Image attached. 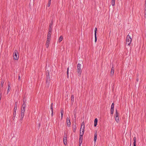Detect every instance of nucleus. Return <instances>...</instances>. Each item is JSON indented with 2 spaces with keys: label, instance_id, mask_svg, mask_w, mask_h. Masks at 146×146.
Segmentation results:
<instances>
[{
  "label": "nucleus",
  "instance_id": "f257e3e1",
  "mask_svg": "<svg viewBox=\"0 0 146 146\" xmlns=\"http://www.w3.org/2000/svg\"><path fill=\"white\" fill-rule=\"evenodd\" d=\"M26 107V104L25 102H24L22 105L21 111V120L23 119Z\"/></svg>",
  "mask_w": 146,
  "mask_h": 146
},
{
  "label": "nucleus",
  "instance_id": "f03ea898",
  "mask_svg": "<svg viewBox=\"0 0 146 146\" xmlns=\"http://www.w3.org/2000/svg\"><path fill=\"white\" fill-rule=\"evenodd\" d=\"M85 124L84 122H83L81 125L80 131V136L81 137L83 135L84 131Z\"/></svg>",
  "mask_w": 146,
  "mask_h": 146
},
{
  "label": "nucleus",
  "instance_id": "7ed1b4c3",
  "mask_svg": "<svg viewBox=\"0 0 146 146\" xmlns=\"http://www.w3.org/2000/svg\"><path fill=\"white\" fill-rule=\"evenodd\" d=\"M13 59L15 60H18L19 58V53L17 51L15 50L13 54Z\"/></svg>",
  "mask_w": 146,
  "mask_h": 146
},
{
  "label": "nucleus",
  "instance_id": "20e7f679",
  "mask_svg": "<svg viewBox=\"0 0 146 146\" xmlns=\"http://www.w3.org/2000/svg\"><path fill=\"white\" fill-rule=\"evenodd\" d=\"M132 41V39L131 37L128 34L127 36L126 39V44L128 46H129Z\"/></svg>",
  "mask_w": 146,
  "mask_h": 146
},
{
  "label": "nucleus",
  "instance_id": "39448f33",
  "mask_svg": "<svg viewBox=\"0 0 146 146\" xmlns=\"http://www.w3.org/2000/svg\"><path fill=\"white\" fill-rule=\"evenodd\" d=\"M115 118V121L118 123L119 121V113L117 110H116Z\"/></svg>",
  "mask_w": 146,
  "mask_h": 146
},
{
  "label": "nucleus",
  "instance_id": "423d86ee",
  "mask_svg": "<svg viewBox=\"0 0 146 146\" xmlns=\"http://www.w3.org/2000/svg\"><path fill=\"white\" fill-rule=\"evenodd\" d=\"M81 65L80 64H78L77 66V72L80 75L82 73V70L81 68Z\"/></svg>",
  "mask_w": 146,
  "mask_h": 146
},
{
  "label": "nucleus",
  "instance_id": "0eeeda50",
  "mask_svg": "<svg viewBox=\"0 0 146 146\" xmlns=\"http://www.w3.org/2000/svg\"><path fill=\"white\" fill-rule=\"evenodd\" d=\"M66 123L67 125L70 127L71 125V122L69 117H67L66 119Z\"/></svg>",
  "mask_w": 146,
  "mask_h": 146
},
{
  "label": "nucleus",
  "instance_id": "6e6552de",
  "mask_svg": "<svg viewBox=\"0 0 146 146\" xmlns=\"http://www.w3.org/2000/svg\"><path fill=\"white\" fill-rule=\"evenodd\" d=\"M97 30V29L96 27L95 28L94 30V36H95V42H96L97 40V38L96 36V33Z\"/></svg>",
  "mask_w": 146,
  "mask_h": 146
},
{
  "label": "nucleus",
  "instance_id": "1a4fd4ad",
  "mask_svg": "<svg viewBox=\"0 0 146 146\" xmlns=\"http://www.w3.org/2000/svg\"><path fill=\"white\" fill-rule=\"evenodd\" d=\"M17 109V104L16 103L15 104V107L14 109V112L13 114L15 115V116L16 114V111Z\"/></svg>",
  "mask_w": 146,
  "mask_h": 146
},
{
  "label": "nucleus",
  "instance_id": "9d476101",
  "mask_svg": "<svg viewBox=\"0 0 146 146\" xmlns=\"http://www.w3.org/2000/svg\"><path fill=\"white\" fill-rule=\"evenodd\" d=\"M50 40L47 39L46 44V47L47 48H48L49 46Z\"/></svg>",
  "mask_w": 146,
  "mask_h": 146
},
{
  "label": "nucleus",
  "instance_id": "9b49d317",
  "mask_svg": "<svg viewBox=\"0 0 146 146\" xmlns=\"http://www.w3.org/2000/svg\"><path fill=\"white\" fill-rule=\"evenodd\" d=\"M67 137H64L63 142L64 144L66 145L67 144Z\"/></svg>",
  "mask_w": 146,
  "mask_h": 146
},
{
  "label": "nucleus",
  "instance_id": "f8f14e48",
  "mask_svg": "<svg viewBox=\"0 0 146 146\" xmlns=\"http://www.w3.org/2000/svg\"><path fill=\"white\" fill-rule=\"evenodd\" d=\"M98 119L97 118L95 119L94 121V126L96 127L97 124Z\"/></svg>",
  "mask_w": 146,
  "mask_h": 146
},
{
  "label": "nucleus",
  "instance_id": "ddd939ff",
  "mask_svg": "<svg viewBox=\"0 0 146 146\" xmlns=\"http://www.w3.org/2000/svg\"><path fill=\"white\" fill-rule=\"evenodd\" d=\"M83 137H80L79 141V146H81V144L82 142Z\"/></svg>",
  "mask_w": 146,
  "mask_h": 146
},
{
  "label": "nucleus",
  "instance_id": "4468645a",
  "mask_svg": "<svg viewBox=\"0 0 146 146\" xmlns=\"http://www.w3.org/2000/svg\"><path fill=\"white\" fill-rule=\"evenodd\" d=\"M60 113L61 114V119H62L63 117L64 111L62 109H61L60 110Z\"/></svg>",
  "mask_w": 146,
  "mask_h": 146
},
{
  "label": "nucleus",
  "instance_id": "2eb2a0df",
  "mask_svg": "<svg viewBox=\"0 0 146 146\" xmlns=\"http://www.w3.org/2000/svg\"><path fill=\"white\" fill-rule=\"evenodd\" d=\"M74 100V96L73 95H72L71 97V102L73 103Z\"/></svg>",
  "mask_w": 146,
  "mask_h": 146
},
{
  "label": "nucleus",
  "instance_id": "dca6fc26",
  "mask_svg": "<svg viewBox=\"0 0 146 146\" xmlns=\"http://www.w3.org/2000/svg\"><path fill=\"white\" fill-rule=\"evenodd\" d=\"M114 73V69L112 67L111 69L110 74L111 75H113Z\"/></svg>",
  "mask_w": 146,
  "mask_h": 146
},
{
  "label": "nucleus",
  "instance_id": "f3484780",
  "mask_svg": "<svg viewBox=\"0 0 146 146\" xmlns=\"http://www.w3.org/2000/svg\"><path fill=\"white\" fill-rule=\"evenodd\" d=\"M11 88L10 85V84H9L8 85V89H7V94H8V93H9V92Z\"/></svg>",
  "mask_w": 146,
  "mask_h": 146
},
{
  "label": "nucleus",
  "instance_id": "a211bd4d",
  "mask_svg": "<svg viewBox=\"0 0 146 146\" xmlns=\"http://www.w3.org/2000/svg\"><path fill=\"white\" fill-rule=\"evenodd\" d=\"M136 137H134L133 138V146H136Z\"/></svg>",
  "mask_w": 146,
  "mask_h": 146
},
{
  "label": "nucleus",
  "instance_id": "6ab92c4d",
  "mask_svg": "<svg viewBox=\"0 0 146 146\" xmlns=\"http://www.w3.org/2000/svg\"><path fill=\"white\" fill-rule=\"evenodd\" d=\"M63 36H61L59 37V38L58 39V41L59 42H60L63 39Z\"/></svg>",
  "mask_w": 146,
  "mask_h": 146
},
{
  "label": "nucleus",
  "instance_id": "aec40b11",
  "mask_svg": "<svg viewBox=\"0 0 146 146\" xmlns=\"http://www.w3.org/2000/svg\"><path fill=\"white\" fill-rule=\"evenodd\" d=\"M115 0H111V3L112 6H114L115 5Z\"/></svg>",
  "mask_w": 146,
  "mask_h": 146
},
{
  "label": "nucleus",
  "instance_id": "412c9836",
  "mask_svg": "<svg viewBox=\"0 0 146 146\" xmlns=\"http://www.w3.org/2000/svg\"><path fill=\"white\" fill-rule=\"evenodd\" d=\"M51 0H48V3L47 4V6L48 7H49L50 6V4H51Z\"/></svg>",
  "mask_w": 146,
  "mask_h": 146
},
{
  "label": "nucleus",
  "instance_id": "4be33fe9",
  "mask_svg": "<svg viewBox=\"0 0 146 146\" xmlns=\"http://www.w3.org/2000/svg\"><path fill=\"white\" fill-rule=\"evenodd\" d=\"M114 104L113 103L112 104V105H111V109H114Z\"/></svg>",
  "mask_w": 146,
  "mask_h": 146
},
{
  "label": "nucleus",
  "instance_id": "5701e85b",
  "mask_svg": "<svg viewBox=\"0 0 146 146\" xmlns=\"http://www.w3.org/2000/svg\"><path fill=\"white\" fill-rule=\"evenodd\" d=\"M76 125H74V127H73V131L74 132H75L76 131Z\"/></svg>",
  "mask_w": 146,
  "mask_h": 146
},
{
  "label": "nucleus",
  "instance_id": "b1692460",
  "mask_svg": "<svg viewBox=\"0 0 146 146\" xmlns=\"http://www.w3.org/2000/svg\"><path fill=\"white\" fill-rule=\"evenodd\" d=\"M52 104H53L52 103L51 104V112L53 111V106H52Z\"/></svg>",
  "mask_w": 146,
  "mask_h": 146
},
{
  "label": "nucleus",
  "instance_id": "393cba45",
  "mask_svg": "<svg viewBox=\"0 0 146 146\" xmlns=\"http://www.w3.org/2000/svg\"><path fill=\"white\" fill-rule=\"evenodd\" d=\"M51 36H47V39L50 40Z\"/></svg>",
  "mask_w": 146,
  "mask_h": 146
},
{
  "label": "nucleus",
  "instance_id": "a878e982",
  "mask_svg": "<svg viewBox=\"0 0 146 146\" xmlns=\"http://www.w3.org/2000/svg\"><path fill=\"white\" fill-rule=\"evenodd\" d=\"M97 131H96L95 132L94 135V137H97Z\"/></svg>",
  "mask_w": 146,
  "mask_h": 146
},
{
  "label": "nucleus",
  "instance_id": "bb28decb",
  "mask_svg": "<svg viewBox=\"0 0 146 146\" xmlns=\"http://www.w3.org/2000/svg\"><path fill=\"white\" fill-rule=\"evenodd\" d=\"M4 82L3 81H2L1 82V87H3V86Z\"/></svg>",
  "mask_w": 146,
  "mask_h": 146
},
{
  "label": "nucleus",
  "instance_id": "cd10ccee",
  "mask_svg": "<svg viewBox=\"0 0 146 146\" xmlns=\"http://www.w3.org/2000/svg\"><path fill=\"white\" fill-rule=\"evenodd\" d=\"M145 15L144 17L146 18V8H145Z\"/></svg>",
  "mask_w": 146,
  "mask_h": 146
},
{
  "label": "nucleus",
  "instance_id": "c85d7f7f",
  "mask_svg": "<svg viewBox=\"0 0 146 146\" xmlns=\"http://www.w3.org/2000/svg\"><path fill=\"white\" fill-rule=\"evenodd\" d=\"M114 109H111V113L112 114L113 113Z\"/></svg>",
  "mask_w": 146,
  "mask_h": 146
},
{
  "label": "nucleus",
  "instance_id": "c756f323",
  "mask_svg": "<svg viewBox=\"0 0 146 146\" xmlns=\"http://www.w3.org/2000/svg\"><path fill=\"white\" fill-rule=\"evenodd\" d=\"M47 36H51V33H50L49 32H48Z\"/></svg>",
  "mask_w": 146,
  "mask_h": 146
},
{
  "label": "nucleus",
  "instance_id": "7c9ffc66",
  "mask_svg": "<svg viewBox=\"0 0 146 146\" xmlns=\"http://www.w3.org/2000/svg\"><path fill=\"white\" fill-rule=\"evenodd\" d=\"M97 137H94V143H96V139H97Z\"/></svg>",
  "mask_w": 146,
  "mask_h": 146
},
{
  "label": "nucleus",
  "instance_id": "2f4dec72",
  "mask_svg": "<svg viewBox=\"0 0 146 146\" xmlns=\"http://www.w3.org/2000/svg\"><path fill=\"white\" fill-rule=\"evenodd\" d=\"M51 31H52V29H49V31L48 32H49L50 33H51Z\"/></svg>",
  "mask_w": 146,
  "mask_h": 146
},
{
  "label": "nucleus",
  "instance_id": "473e14b6",
  "mask_svg": "<svg viewBox=\"0 0 146 146\" xmlns=\"http://www.w3.org/2000/svg\"><path fill=\"white\" fill-rule=\"evenodd\" d=\"M68 72L69 71H67V78H68V77H69V75H68V74H69V72Z\"/></svg>",
  "mask_w": 146,
  "mask_h": 146
},
{
  "label": "nucleus",
  "instance_id": "72a5a7b5",
  "mask_svg": "<svg viewBox=\"0 0 146 146\" xmlns=\"http://www.w3.org/2000/svg\"><path fill=\"white\" fill-rule=\"evenodd\" d=\"M1 94H0V100H1Z\"/></svg>",
  "mask_w": 146,
  "mask_h": 146
},
{
  "label": "nucleus",
  "instance_id": "f704fd0d",
  "mask_svg": "<svg viewBox=\"0 0 146 146\" xmlns=\"http://www.w3.org/2000/svg\"><path fill=\"white\" fill-rule=\"evenodd\" d=\"M53 111H52V113H51V115L52 116H53Z\"/></svg>",
  "mask_w": 146,
  "mask_h": 146
},
{
  "label": "nucleus",
  "instance_id": "c9c22d12",
  "mask_svg": "<svg viewBox=\"0 0 146 146\" xmlns=\"http://www.w3.org/2000/svg\"><path fill=\"white\" fill-rule=\"evenodd\" d=\"M18 79L19 80H20V79H21V77H20V76H19V77H18Z\"/></svg>",
  "mask_w": 146,
  "mask_h": 146
},
{
  "label": "nucleus",
  "instance_id": "e433bc0d",
  "mask_svg": "<svg viewBox=\"0 0 146 146\" xmlns=\"http://www.w3.org/2000/svg\"><path fill=\"white\" fill-rule=\"evenodd\" d=\"M69 68H68L67 69V71H69Z\"/></svg>",
  "mask_w": 146,
  "mask_h": 146
},
{
  "label": "nucleus",
  "instance_id": "4c0bfd02",
  "mask_svg": "<svg viewBox=\"0 0 146 146\" xmlns=\"http://www.w3.org/2000/svg\"><path fill=\"white\" fill-rule=\"evenodd\" d=\"M145 8H146V3H145Z\"/></svg>",
  "mask_w": 146,
  "mask_h": 146
},
{
  "label": "nucleus",
  "instance_id": "58836bf2",
  "mask_svg": "<svg viewBox=\"0 0 146 146\" xmlns=\"http://www.w3.org/2000/svg\"><path fill=\"white\" fill-rule=\"evenodd\" d=\"M145 3H146V0H145Z\"/></svg>",
  "mask_w": 146,
  "mask_h": 146
}]
</instances>
